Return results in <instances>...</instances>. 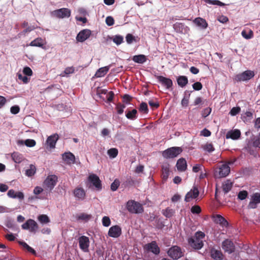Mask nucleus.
Returning <instances> with one entry per match:
<instances>
[{
	"instance_id": "nucleus-1",
	"label": "nucleus",
	"mask_w": 260,
	"mask_h": 260,
	"mask_svg": "<svg viewBox=\"0 0 260 260\" xmlns=\"http://www.w3.org/2000/svg\"><path fill=\"white\" fill-rule=\"evenodd\" d=\"M205 236L204 233L201 231L197 232L193 237L189 239L188 243L192 248L200 249L203 246V239Z\"/></svg>"
},
{
	"instance_id": "nucleus-2",
	"label": "nucleus",
	"mask_w": 260,
	"mask_h": 260,
	"mask_svg": "<svg viewBox=\"0 0 260 260\" xmlns=\"http://www.w3.org/2000/svg\"><path fill=\"white\" fill-rule=\"evenodd\" d=\"M126 208L131 213L139 214L144 212L142 205L134 200H130L127 202Z\"/></svg>"
},
{
	"instance_id": "nucleus-3",
	"label": "nucleus",
	"mask_w": 260,
	"mask_h": 260,
	"mask_svg": "<svg viewBox=\"0 0 260 260\" xmlns=\"http://www.w3.org/2000/svg\"><path fill=\"white\" fill-rule=\"evenodd\" d=\"M182 152V149L179 147H172L164 150L162 155L167 159L173 158L177 157Z\"/></svg>"
},
{
	"instance_id": "nucleus-4",
	"label": "nucleus",
	"mask_w": 260,
	"mask_h": 260,
	"mask_svg": "<svg viewBox=\"0 0 260 260\" xmlns=\"http://www.w3.org/2000/svg\"><path fill=\"white\" fill-rule=\"evenodd\" d=\"M230 172V167L228 165L224 164L216 169L214 172V176L218 178L225 177L229 175Z\"/></svg>"
},
{
	"instance_id": "nucleus-5",
	"label": "nucleus",
	"mask_w": 260,
	"mask_h": 260,
	"mask_svg": "<svg viewBox=\"0 0 260 260\" xmlns=\"http://www.w3.org/2000/svg\"><path fill=\"white\" fill-rule=\"evenodd\" d=\"M58 178L55 175H49L43 182V187L45 189L52 190L56 185Z\"/></svg>"
},
{
	"instance_id": "nucleus-6",
	"label": "nucleus",
	"mask_w": 260,
	"mask_h": 260,
	"mask_svg": "<svg viewBox=\"0 0 260 260\" xmlns=\"http://www.w3.org/2000/svg\"><path fill=\"white\" fill-rule=\"evenodd\" d=\"M52 15L59 19L69 18L71 16V11L68 8H61L52 11Z\"/></svg>"
},
{
	"instance_id": "nucleus-7",
	"label": "nucleus",
	"mask_w": 260,
	"mask_h": 260,
	"mask_svg": "<svg viewBox=\"0 0 260 260\" xmlns=\"http://www.w3.org/2000/svg\"><path fill=\"white\" fill-rule=\"evenodd\" d=\"M168 254L174 259H178L183 255V253L180 247L174 246L168 251Z\"/></svg>"
},
{
	"instance_id": "nucleus-8",
	"label": "nucleus",
	"mask_w": 260,
	"mask_h": 260,
	"mask_svg": "<svg viewBox=\"0 0 260 260\" xmlns=\"http://www.w3.org/2000/svg\"><path fill=\"white\" fill-rule=\"evenodd\" d=\"M23 230H28L30 232L36 233L39 228L37 223L33 219H28L24 223L21 225Z\"/></svg>"
},
{
	"instance_id": "nucleus-9",
	"label": "nucleus",
	"mask_w": 260,
	"mask_h": 260,
	"mask_svg": "<svg viewBox=\"0 0 260 260\" xmlns=\"http://www.w3.org/2000/svg\"><path fill=\"white\" fill-rule=\"evenodd\" d=\"M88 182L94 186L96 190H101L102 189V184L99 177L95 174H92L89 175Z\"/></svg>"
},
{
	"instance_id": "nucleus-10",
	"label": "nucleus",
	"mask_w": 260,
	"mask_h": 260,
	"mask_svg": "<svg viewBox=\"0 0 260 260\" xmlns=\"http://www.w3.org/2000/svg\"><path fill=\"white\" fill-rule=\"evenodd\" d=\"M80 248L84 252L88 251L89 247V238L85 236H82L78 239Z\"/></svg>"
},
{
	"instance_id": "nucleus-11",
	"label": "nucleus",
	"mask_w": 260,
	"mask_h": 260,
	"mask_svg": "<svg viewBox=\"0 0 260 260\" xmlns=\"http://www.w3.org/2000/svg\"><path fill=\"white\" fill-rule=\"evenodd\" d=\"M254 76L253 71L247 70L241 74H238L236 76V80L237 81H244L250 80Z\"/></svg>"
},
{
	"instance_id": "nucleus-12",
	"label": "nucleus",
	"mask_w": 260,
	"mask_h": 260,
	"mask_svg": "<svg viewBox=\"0 0 260 260\" xmlns=\"http://www.w3.org/2000/svg\"><path fill=\"white\" fill-rule=\"evenodd\" d=\"M199 195V189L197 186H194L186 194L184 201L186 202H189L191 200L196 199Z\"/></svg>"
},
{
	"instance_id": "nucleus-13",
	"label": "nucleus",
	"mask_w": 260,
	"mask_h": 260,
	"mask_svg": "<svg viewBox=\"0 0 260 260\" xmlns=\"http://www.w3.org/2000/svg\"><path fill=\"white\" fill-rule=\"evenodd\" d=\"M222 248L229 253H232L235 251V246L233 241L230 239H225L222 242Z\"/></svg>"
},
{
	"instance_id": "nucleus-14",
	"label": "nucleus",
	"mask_w": 260,
	"mask_h": 260,
	"mask_svg": "<svg viewBox=\"0 0 260 260\" xmlns=\"http://www.w3.org/2000/svg\"><path fill=\"white\" fill-rule=\"evenodd\" d=\"M144 248L147 251H150L156 255L158 254L160 252L159 247L158 246L156 242L155 241L146 244L144 246Z\"/></svg>"
},
{
	"instance_id": "nucleus-15",
	"label": "nucleus",
	"mask_w": 260,
	"mask_h": 260,
	"mask_svg": "<svg viewBox=\"0 0 260 260\" xmlns=\"http://www.w3.org/2000/svg\"><path fill=\"white\" fill-rule=\"evenodd\" d=\"M108 234L110 237L118 238L121 234V229L118 225H113L109 229Z\"/></svg>"
},
{
	"instance_id": "nucleus-16",
	"label": "nucleus",
	"mask_w": 260,
	"mask_h": 260,
	"mask_svg": "<svg viewBox=\"0 0 260 260\" xmlns=\"http://www.w3.org/2000/svg\"><path fill=\"white\" fill-rule=\"evenodd\" d=\"M259 203H260V193L256 192L251 196V201L248 205V208L249 209H255Z\"/></svg>"
},
{
	"instance_id": "nucleus-17",
	"label": "nucleus",
	"mask_w": 260,
	"mask_h": 260,
	"mask_svg": "<svg viewBox=\"0 0 260 260\" xmlns=\"http://www.w3.org/2000/svg\"><path fill=\"white\" fill-rule=\"evenodd\" d=\"M91 35V31L89 29H85L80 31L76 37L78 42H83L87 40Z\"/></svg>"
},
{
	"instance_id": "nucleus-18",
	"label": "nucleus",
	"mask_w": 260,
	"mask_h": 260,
	"mask_svg": "<svg viewBox=\"0 0 260 260\" xmlns=\"http://www.w3.org/2000/svg\"><path fill=\"white\" fill-rule=\"evenodd\" d=\"M156 78L158 81L167 89H170L173 86V82L170 78H167L162 76H157Z\"/></svg>"
},
{
	"instance_id": "nucleus-19",
	"label": "nucleus",
	"mask_w": 260,
	"mask_h": 260,
	"mask_svg": "<svg viewBox=\"0 0 260 260\" xmlns=\"http://www.w3.org/2000/svg\"><path fill=\"white\" fill-rule=\"evenodd\" d=\"M73 193L75 198L79 200L83 201L86 197V192L81 187H77L73 191Z\"/></svg>"
},
{
	"instance_id": "nucleus-20",
	"label": "nucleus",
	"mask_w": 260,
	"mask_h": 260,
	"mask_svg": "<svg viewBox=\"0 0 260 260\" xmlns=\"http://www.w3.org/2000/svg\"><path fill=\"white\" fill-rule=\"evenodd\" d=\"M59 139L58 134H55L48 137L47 139L46 143L49 146L50 148L53 149L55 147L57 141Z\"/></svg>"
},
{
	"instance_id": "nucleus-21",
	"label": "nucleus",
	"mask_w": 260,
	"mask_h": 260,
	"mask_svg": "<svg viewBox=\"0 0 260 260\" xmlns=\"http://www.w3.org/2000/svg\"><path fill=\"white\" fill-rule=\"evenodd\" d=\"M241 132L240 130L236 129L228 132L226 135V139H232L233 140H237L240 137Z\"/></svg>"
},
{
	"instance_id": "nucleus-22",
	"label": "nucleus",
	"mask_w": 260,
	"mask_h": 260,
	"mask_svg": "<svg viewBox=\"0 0 260 260\" xmlns=\"http://www.w3.org/2000/svg\"><path fill=\"white\" fill-rule=\"evenodd\" d=\"M187 166L186 161L185 158H181L177 160L176 167L179 171L184 172L186 171Z\"/></svg>"
},
{
	"instance_id": "nucleus-23",
	"label": "nucleus",
	"mask_w": 260,
	"mask_h": 260,
	"mask_svg": "<svg viewBox=\"0 0 260 260\" xmlns=\"http://www.w3.org/2000/svg\"><path fill=\"white\" fill-rule=\"evenodd\" d=\"M193 22L202 29H206L208 25L206 20L201 17H197L195 18L193 20Z\"/></svg>"
},
{
	"instance_id": "nucleus-24",
	"label": "nucleus",
	"mask_w": 260,
	"mask_h": 260,
	"mask_svg": "<svg viewBox=\"0 0 260 260\" xmlns=\"http://www.w3.org/2000/svg\"><path fill=\"white\" fill-rule=\"evenodd\" d=\"M62 159L67 164H71L74 162L75 157L71 152H66L62 154Z\"/></svg>"
},
{
	"instance_id": "nucleus-25",
	"label": "nucleus",
	"mask_w": 260,
	"mask_h": 260,
	"mask_svg": "<svg viewBox=\"0 0 260 260\" xmlns=\"http://www.w3.org/2000/svg\"><path fill=\"white\" fill-rule=\"evenodd\" d=\"M44 40L41 38H37L34 40L32 41L29 45L34 47H39L44 48Z\"/></svg>"
},
{
	"instance_id": "nucleus-26",
	"label": "nucleus",
	"mask_w": 260,
	"mask_h": 260,
	"mask_svg": "<svg viewBox=\"0 0 260 260\" xmlns=\"http://www.w3.org/2000/svg\"><path fill=\"white\" fill-rule=\"evenodd\" d=\"M177 81L178 85L181 87L185 86L188 83V78L185 76H179L177 79Z\"/></svg>"
},
{
	"instance_id": "nucleus-27",
	"label": "nucleus",
	"mask_w": 260,
	"mask_h": 260,
	"mask_svg": "<svg viewBox=\"0 0 260 260\" xmlns=\"http://www.w3.org/2000/svg\"><path fill=\"white\" fill-rule=\"evenodd\" d=\"M233 183L230 180H226L222 183V190L225 193L229 192L232 189Z\"/></svg>"
},
{
	"instance_id": "nucleus-28",
	"label": "nucleus",
	"mask_w": 260,
	"mask_h": 260,
	"mask_svg": "<svg viewBox=\"0 0 260 260\" xmlns=\"http://www.w3.org/2000/svg\"><path fill=\"white\" fill-rule=\"evenodd\" d=\"M11 157L13 160L17 164L20 163L23 159L22 155L18 152H14L12 153Z\"/></svg>"
},
{
	"instance_id": "nucleus-29",
	"label": "nucleus",
	"mask_w": 260,
	"mask_h": 260,
	"mask_svg": "<svg viewBox=\"0 0 260 260\" xmlns=\"http://www.w3.org/2000/svg\"><path fill=\"white\" fill-rule=\"evenodd\" d=\"M109 70V67L106 66L100 68L96 72L95 76L96 77L104 76Z\"/></svg>"
},
{
	"instance_id": "nucleus-30",
	"label": "nucleus",
	"mask_w": 260,
	"mask_h": 260,
	"mask_svg": "<svg viewBox=\"0 0 260 260\" xmlns=\"http://www.w3.org/2000/svg\"><path fill=\"white\" fill-rule=\"evenodd\" d=\"M147 60V58L145 55L143 54L135 55L133 57V60L138 63H143Z\"/></svg>"
},
{
	"instance_id": "nucleus-31",
	"label": "nucleus",
	"mask_w": 260,
	"mask_h": 260,
	"mask_svg": "<svg viewBox=\"0 0 260 260\" xmlns=\"http://www.w3.org/2000/svg\"><path fill=\"white\" fill-rule=\"evenodd\" d=\"M137 111L133 109L131 111H127L126 112L125 116L128 119L134 120L137 118Z\"/></svg>"
},
{
	"instance_id": "nucleus-32",
	"label": "nucleus",
	"mask_w": 260,
	"mask_h": 260,
	"mask_svg": "<svg viewBox=\"0 0 260 260\" xmlns=\"http://www.w3.org/2000/svg\"><path fill=\"white\" fill-rule=\"evenodd\" d=\"M18 144H24L26 146L31 147L36 145V142L33 139H27L25 141L19 140L18 142Z\"/></svg>"
},
{
	"instance_id": "nucleus-33",
	"label": "nucleus",
	"mask_w": 260,
	"mask_h": 260,
	"mask_svg": "<svg viewBox=\"0 0 260 260\" xmlns=\"http://www.w3.org/2000/svg\"><path fill=\"white\" fill-rule=\"evenodd\" d=\"M162 177L163 179L166 180L169 175V165H163L161 168Z\"/></svg>"
},
{
	"instance_id": "nucleus-34",
	"label": "nucleus",
	"mask_w": 260,
	"mask_h": 260,
	"mask_svg": "<svg viewBox=\"0 0 260 260\" xmlns=\"http://www.w3.org/2000/svg\"><path fill=\"white\" fill-rule=\"evenodd\" d=\"M211 256L215 259H222L223 254L220 251L213 250L211 251Z\"/></svg>"
},
{
	"instance_id": "nucleus-35",
	"label": "nucleus",
	"mask_w": 260,
	"mask_h": 260,
	"mask_svg": "<svg viewBox=\"0 0 260 260\" xmlns=\"http://www.w3.org/2000/svg\"><path fill=\"white\" fill-rule=\"evenodd\" d=\"M38 220L43 224H46L50 222V219L48 216L45 214L40 215L38 217Z\"/></svg>"
},
{
	"instance_id": "nucleus-36",
	"label": "nucleus",
	"mask_w": 260,
	"mask_h": 260,
	"mask_svg": "<svg viewBox=\"0 0 260 260\" xmlns=\"http://www.w3.org/2000/svg\"><path fill=\"white\" fill-rule=\"evenodd\" d=\"M19 244L21 245V246H22L24 248L27 249V250L28 252L31 253L33 254H36V251L32 248L30 247L25 242H23V241L19 242Z\"/></svg>"
},
{
	"instance_id": "nucleus-37",
	"label": "nucleus",
	"mask_w": 260,
	"mask_h": 260,
	"mask_svg": "<svg viewBox=\"0 0 260 260\" xmlns=\"http://www.w3.org/2000/svg\"><path fill=\"white\" fill-rule=\"evenodd\" d=\"M107 153L110 157L114 158L117 156L118 151V149L116 148H111L108 150Z\"/></svg>"
},
{
	"instance_id": "nucleus-38",
	"label": "nucleus",
	"mask_w": 260,
	"mask_h": 260,
	"mask_svg": "<svg viewBox=\"0 0 260 260\" xmlns=\"http://www.w3.org/2000/svg\"><path fill=\"white\" fill-rule=\"evenodd\" d=\"M36 167L35 166L32 165H30L29 166V169L26 170V175L27 176L31 177L35 174L36 173Z\"/></svg>"
},
{
	"instance_id": "nucleus-39",
	"label": "nucleus",
	"mask_w": 260,
	"mask_h": 260,
	"mask_svg": "<svg viewBox=\"0 0 260 260\" xmlns=\"http://www.w3.org/2000/svg\"><path fill=\"white\" fill-rule=\"evenodd\" d=\"M187 91H185L184 98L181 101V105L183 107H186L188 106L189 103V99L190 98V93L187 94Z\"/></svg>"
},
{
	"instance_id": "nucleus-40",
	"label": "nucleus",
	"mask_w": 260,
	"mask_h": 260,
	"mask_svg": "<svg viewBox=\"0 0 260 260\" xmlns=\"http://www.w3.org/2000/svg\"><path fill=\"white\" fill-rule=\"evenodd\" d=\"M174 213V211L172 209L167 208L162 212L163 215L167 218L171 217Z\"/></svg>"
},
{
	"instance_id": "nucleus-41",
	"label": "nucleus",
	"mask_w": 260,
	"mask_h": 260,
	"mask_svg": "<svg viewBox=\"0 0 260 260\" xmlns=\"http://www.w3.org/2000/svg\"><path fill=\"white\" fill-rule=\"evenodd\" d=\"M241 35L245 39H250L253 37V32L251 30H249L248 34H247L245 30H243L241 32Z\"/></svg>"
},
{
	"instance_id": "nucleus-42",
	"label": "nucleus",
	"mask_w": 260,
	"mask_h": 260,
	"mask_svg": "<svg viewBox=\"0 0 260 260\" xmlns=\"http://www.w3.org/2000/svg\"><path fill=\"white\" fill-rule=\"evenodd\" d=\"M139 110L140 112L147 114L148 113L147 104L146 103L142 102L140 105Z\"/></svg>"
},
{
	"instance_id": "nucleus-43",
	"label": "nucleus",
	"mask_w": 260,
	"mask_h": 260,
	"mask_svg": "<svg viewBox=\"0 0 260 260\" xmlns=\"http://www.w3.org/2000/svg\"><path fill=\"white\" fill-rule=\"evenodd\" d=\"M91 215L84 213L80 214L78 217V219L88 221L91 218Z\"/></svg>"
},
{
	"instance_id": "nucleus-44",
	"label": "nucleus",
	"mask_w": 260,
	"mask_h": 260,
	"mask_svg": "<svg viewBox=\"0 0 260 260\" xmlns=\"http://www.w3.org/2000/svg\"><path fill=\"white\" fill-rule=\"evenodd\" d=\"M113 41L117 45L121 44L123 42V38L122 36L120 35L115 36L113 39Z\"/></svg>"
},
{
	"instance_id": "nucleus-45",
	"label": "nucleus",
	"mask_w": 260,
	"mask_h": 260,
	"mask_svg": "<svg viewBox=\"0 0 260 260\" xmlns=\"http://www.w3.org/2000/svg\"><path fill=\"white\" fill-rule=\"evenodd\" d=\"M206 2L209 4L224 6L225 4L218 0H206Z\"/></svg>"
},
{
	"instance_id": "nucleus-46",
	"label": "nucleus",
	"mask_w": 260,
	"mask_h": 260,
	"mask_svg": "<svg viewBox=\"0 0 260 260\" xmlns=\"http://www.w3.org/2000/svg\"><path fill=\"white\" fill-rule=\"evenodd\" d=\"M102 224L104 226L108 227L111 224V220L108 216H104L102 218Z\"/></svg>"
},
{
	"instance_id": "nucleus-47",
	"label": "nucleus",
	"mask_w": 260,
	"mask_h": 260,
	"mask_svg": "<svg viewBox=\"0 0 260 260\" xmlns=\"http://www.w3.org/2000/svg\"><path fill=\"white\" fill-rule=\"evenodd\" d=\"M190 211L193 214H199L201 212V208L198 205H194L191 208Z\"/></svg>"
},
{
	"instance_id": "nucleus-48",
	"label": "nucleus",
	"mask_w": 260,
	"mask_h": 260,
	"mask_svg": "<svg viewBox=\"0 0 260 260\" xmlns=\"http://www.w3.org/2000/svg\"><path fill=\"white\" fill-rule=\"evenodd\" d=\"M125 39L128 44H132L133 42L136 41L135 37L131 34H127Z\"/></svg>"
},
{
	"instance_id": "nucleus-49",
	"label": "nucleus",
	"mask_w": 260,
	"mask_h": 260,
	"mask_svg": "<svg viewBox=\"0 0 260 260\" xmlns=\"http://www.w3.org/2000/svg\"><path fill=\"white\" fill-rule=\"evenodd\" d=\"M248 196V192L246 190H242L240 191L238 194V198L241 200H243L245 199Z\"/></svg>"
},
{
	"instance_id": "nucleus-50",
	"label": "nucleus",
	"mask_w": 260,
	"mask_h": 260,
	"mask_svg": "<svg viewBox=\"0 0 260 260\" xmlns=\"http://www.w3.org/2000/svg\"><path fill=\"white\" fill-rule=\"evenodd\" d=\"M120 185V183L118 180L115 179L114 182L111 185V189L112 191H115L117 189L119 186Z\"/></svg>"
},
{
	"instance_id": "nucleus-51",
	"label": "nucleus",
	"mask_w": 260,
	"mask_h": 260,
	"mask_svg": "<svg viewBox=\"0 0 260 260\" xmlns=\"http://www.w3.org/2000/svg\"><path fill=\"white\" fill-rule=\"evenodd\" d=\"M241 111V108L239 107H233L230 111V114L232 116H235L238 114Z\"/></svg>"
},
{
	"instance_id": "nucleus-52",
	"label": "nucleus",
	"mask_w": 260,
	"mask_h": 260,
	"mask_svg": "<svg viewBox=\"0 0 260 260\" xmlns=\"http://www.w3.org/2000/svg\"><path fill=\"white\" fill-rule=\"evenodd\" d=\"M125 108V106L124 105L121 104H118L116 106V109L118 114H121L123 113L124 109Z\"/></svg>"
},
{
	"instance_id": "nucleus-53",
	"label": "nucleus",
	"mask_w": 260,
	"mask_h": 260,
	"mask_svg": "<svg viewBox=\"0 0 260 260\" xmlns=\"http://www.w3.org/2000/svg\"><path fill=\"white\" fill-rule=\"evenodd\" d=\"M212 111V109L210 107H208L204 109L202 112V117L206 118L210 115Z\"/></svg>"
},
{
	"instance_id": "nucleus-54",
	"label": "nucleus",
	"mask_w": 260,
	"mask_h": 260,
	"mask_svg": "<svg viewBox=\"0 0 260 260\" xmlns=\"http://www.w3.org/2000/svg\"><path fill=\"white\" fill-rule=\"evenodd\" d=\"M204 149L207 151L209 152H211L214 150V148L212 144H206L203 147Z\"/></svg>"
},
{
	"instance_id": "nucleus-55",
	"label": "nucleus",
	"mask_w": 260,
	"mask_h": 260,
	"mask_svg": "<svg viewBox=\"0 0 260 260\" xmlns=\"http://www.w3.org/2000/svg\"><path fill=\"white\" fill-rule=\"evenodd\" d=\"M20 111V108L18 106L15 105L11 107L10 112L13 114H18Z\"/></svg>"
},
{
	"instance_id": "nucleus-56",
	"label": "nucleus",
	"mask_w": 260,
	"mask_h": 260,
	"mask_svg": "<svg viewBox=\"0 0 260 260\" xmlns=\"http://www.w3.org/2000/svg\"><path fill=\"white\" fill-rule=\"evenodd\" d=\"M192 87L195 90H200L203 88L202 83L200 82H197L193 84Z\"/></svg>"
},
{
	"instance_id": "nucleus-57",
	"label": "nucleus",
	"mask_w": 260,
	"mask_h": 260,
	"mask_svg": "<svg viewBox=\"0 0 260 260\" xmlns=\"http://www.w3.org/2000/svg\"><path fill=\"white\" fill-rule=\"evenodd\" d=\"M23 72L25 75L28 76H30L32 74V71L31 69L29 67H26L24 68Z\"/></svg>"
},
{
	"instance_id": "nucleus-58",
	"label": "nucleus",
	"mask_w": 260,
	"mask_h": 260,
	"mask_svg": "<svg viewBox=\"0 0 260 260\" xmlns=\"http://www.w3.org/2000/svg\"><path fill=\"white\" fill-rule=\"evenodd\" d=\"M106 23L108 26H112L114 23V20L111 16H108L106 19Z\"/></svg>"
},
{
	"instance_id": "nucleus-59",
	"label": "nucleus",
	"mask_w": 260,
	"mask_h": 260,
	"mask_svg": "<svg viewBox=\"0 0 260 260\" xmlns=\"http://www.w3.org/2000/svg\"><path fill=\"white\" fill-rule=\"evenodd\" d=\"M216 220L217 223H219L220 224H224V222H226V221L225 220V218L220 215H217Z\"/></svg>"
},
{
	"instance_id": "nucleus-60",
	"label": "nucleus",
	"mask_w": 260,
	"mask_h": 260,
	"mask_svg": "<svg viewBox=\"0 0 260 260\" xmlns=\"http://www.w3.org/2000/svg\"><path fill=\"white\" fill-rule=\"evenodd\" d=\"M148 104L149 106L153 109H157L159 106V104L158 102L149 101Z\"/></svg>"
},
{
	"instance_id": "nucleus-61",
	"label": "nucleus",
	"mask_w": 260,
	"mask_h": 260,
	"mask_svg": "<svg viewBox=\"0 0 260 260\" xmlns=\"http://www.w3.org/2000/svg\"><path fill=\"white\" fill-rule=\"evenodd\" d=\"M218 21L222 23H225L229 21L228 18L223 15L219 16L217 18Z\"/></svg>"
},
{
	"instance_id": "nucleus-62",
	"label": "nucleus",
	"mask_w": 260,
	"mask_h": 260,
	"mask_svg": "<svg viewBox=\"0 0 260 260\" xmlns=\"http://www.w3.org/2000/svg\"><path fill=\"white\" fill-rule=\"evenodd\" d=\"M18 78L19 80L23 81L24 83H27L28 82V78L26 76H23L21 74H18Z\"/></svg>"
},
{
	"instance_id": "nucleus-63",
	"label": "nucleus",
	"mask_w": 260,
	"mask_h": 260,
	"mask_svg": "<svg viewBox=\"0 0 260 260\" xmlns=\"http://www.w3.org/2000/svg\"><path fill=\"white\" fill-rule=\"evenodd\" d=\"M203 166L200 164H197L192 168V171L194 173H198L202 170Z\"/></svg>"
},
{
	"instance_id": "nucleus-64",
	"label": "nucleus",
	"mask_w": 260,
	"mask_h": 260,
	"mask_svg": "<svg viewBox=\"0 0 260 260\" xmlns=\"http://www.w3.org/2000/svg\"><path fill=\"white\" fill-rule=\"evenodd\" d=\"M211 133L210 131L207 129V128H204L201 131V135L204 137H209L211 136Z\"/></svg>"
}]
</instances>
